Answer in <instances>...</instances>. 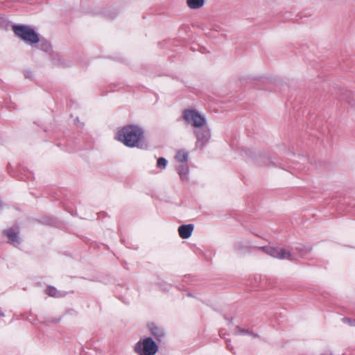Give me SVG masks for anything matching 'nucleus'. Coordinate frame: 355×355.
I'll return each mask as SVG.
<instances>
[{"mask_svg":"<svg viewBox=\"0 0 355 355\" xmlns=\"http://www.w3.org/2000/svg\"><path fill=\"white\" fill-rule=\"evenodd\" d=\"M180 179L182 182H188L189 180V168L187 164L180 166L177 169Z\"/></svg>","mask_w":355,"mask_h":355,"instance_id":"9","label":"nucleus"},{"mask_svg":"<svg viewBox=\"0 0 355 355\" xmlns=\"http://www.w3.org/2000/svg\"><path fill=\"white\" fill-rule=\"evenodd\" d=\"M119 12L117 10L110 11V10H107L104 12V15L106 16L107 19H113L116 16H117Z\"/></svg>","mask_w":355,"mask_h":355,"instance_id":"15","label":"nucleus"},{"mask_svg":"<svg viewBox=\"0 0 355 355\" xmlns=\"http://www.w3.org/2000/svg\"><path fill=\"white\" fill-rule=\"evenodd\" d=\"M194 134L196 137V146L198 148H202L210 138V132L207 125L196 129Z\"/></svg>","mask_w":355,"mask_h":355,"instance_id":"6","label":"nucleus"},{"mask_svg":"<svg viewBox=\"0 0 355 355\" xmlns=\"http://www.w3.org/2000/svg\"><path fill=\"white\" fill-rule=\"evenodd\" d=\"M168 162L164 157H159L157 161V167L159 169H165L166 168Z\"/></svg>","mask_w":355,"mask_h":355,"instance_id":"13","label":"nucleus"},{"mask_svg":"<svg viewBox=\"0 0 355 355\" xmlns=\"http://www.w3.org/2000/svg\"><path fill=\"white\" fill-rule=\"evenodd\" d=\"M193 225L192 224L183 225L178 227V233L182 239H189L193 232Z\"/></svg>","mask_w":355,"mask_h":355,"instance_id":"8","label":"nucleus"},{"mask_svg":"<svg viewBox=\"0 0 355 355\" xmlns=\"http://www.w3.org/2000/svg\"><path fill=\"white\" fill-rule=\"evenodd\" d=\"M114 139L128 148H143L144 146V131L137 125H125L119 128Z\"/></svg>","mask_w":355,"mask_h":355,"instance_id":"1","label":"nucleus"},{"mask_svg":"<svg viewBox=\"0 0 355 355\" xmlns=\"http://www.w3.org/2000/svg\"><path fill=\"white\" fill-rule=\"evenodd\" d=\"M46 293L51 297H59L60 296V292L53 287H49L46 291Z\"/></svg>","mask_w":355,"mask_h":355,"instance_id":"14","label":"nucleus"},{"mask_svg":"<svg viewBox=\"0 0 355 355\" xmlns=\"http://www.w3.org/2000/svg\"><path fill=\"white\" fill-rule=\"evenodd\" d=\"M19 228L17 227H10L5 230L3 233L8 238V242L17 246L21 243V238L19 236Z\"/></svg>","mask_w":355,"mask_h":355,"instance_id":"7","label":"nucleus"},{"mask_svg":"<svg viewBox=\"0 0 355 355\" xmlns=\"http://www.w3.org/2000/svg\"><path fill=\"white\" fill-rule=\"evenodd\" d=\"M268 255L281 259H287L289 260H296L297 258L289 251L282 248H274L272 246H265L260 248Z\"/></svg>","mask_w":355,"mask_h":355,"instance_id":"5","label":"nucleus"},{"mask_svg":"<svg viewBox=\"0 0 355 355\" xmlns=\"http://www.w3.org/2000/svg\"><path fill=\"white\" fill-rule=\"evenodd\" d=\"M184 120L196 129L202 128L207 125L205 118L199 112L192 110H187L184 112L183 114Z\"/></svg>","mask_w":355,"mask_h":355,"instance_id":"4","label":"nucleus"},{"mask_svg":"<svg viewBox=\"0 0 355 355\" xmlns=\"http://www.w3.org/2000/svg\"><path fill=\"white\" fill-rule=\"evenodd\" d=\"M148 329L150 331V333L157 339L159 340L164 336V330L159 326H157L156 324L151 322L149 323Z\"/></svg>","mask_w":355,"mask_h":355,"instance_id":"10","label":"nucleus"},{"mask_svg":"<svg viewBox=\"0 0 355 355\" xmlns=\"http://www.w3.org/2000/svg\"><path fill=\"white\" fill-rule=\"evenodd\" d=\"M12 31L17 37L29 44H36L40 41L37 34L28 26L14 25L12 26Z\"/></svg>","mask_w":355,"mask_h":355,"instance_id":"2","label":"nucleus"},{"mask_svg":"<svg viewBox=\"0 0 355 355\" xmlns=\"http://www.w3.org/2000/svg\"><path fill=\"white\" fill-rule=\"evenodd\" d=\"M135 352L139 355H154L158 350V346L150 338H145L136 343Z\"/></svg>","mask_w":355,"mask_h":355,"instance_id":"3","label":"nucleus"},{"mask_svg":"<svg viewBox=\"0 0 355 355\" xmlns=\"http://www.w3.org/2000/svg\"><path fill=\"white\" fill-rule=\"evenodd\" d=\"M205 0H187V6L193 10L202 8L205 4Z\"/></svg>","mask_w":355,"mask_h":355,"instance_id":"12","label":"nucleus"},{"mask_svg":"<svg viewBox=\"0 0 355 355\" xmlns=\"http://www.w3.org/2000/svg\"><path fill=\"white\" fill-rule=\"evenodd\" d=\"M174 159L180 163H186L189 159V153L185 149L178 150Z\"/></svg>","mask_w":355,"mask_h":355,"instance_id":"11","label":"nucleus"},{"mask_svg":"<svg viewBox=\"0 0 355 355\" xmlns=\"http://www.w3.org/2000/svg\"><path fill=\"white\" fill-rule=\"evenodd\" d=\"M0 22H11V21L6 19L3 15H0Z\"/></svg>","mask_w":355,"mask_h":355,"instance_id":"17","label":"nucleus"},{"mask_svg":"<svg viewBox=\"0 0 355 355\" xmlns=\"http://www.w3.org/2000/svg\"><path fill=\"white\" fill-rule=\"evenodd\" d=\"M73 123L78 128H83L84 126V122H83L79 117H76L73 119Z\"/></svg>","mask_w":355,"mask_h":355,"instance_id":"16","label":"nucleus"}]
</instances>
